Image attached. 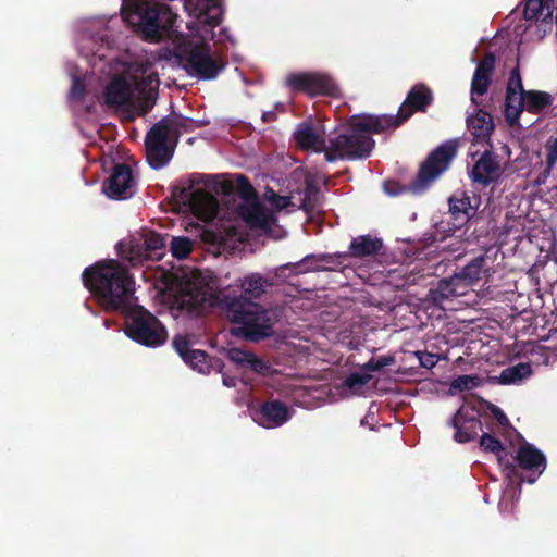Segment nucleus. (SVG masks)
Instances as JSON below:
<instances>
[{
  "instance_id": "f257e3e1",
  "label": "nucleus",
  "mask_w": 557,
  "mask_h": 557,
  "mask_svg": "<svg viewBox=\"0 0 557 557\" xmlns=\"http://www.w3.org/2000/svg\"><path fill=\"white\" fill-rule=\"evenodd\" d=\"M274 284V277L251 273L242 282L243 294L223 296L221 302L227 319L240 325L237 332L246 339L259 342L273 335L277 321L275 311L263 308L252 299H259Z\"/></svg>"
},
{
  "instance_id": "f03ea898",
  "label": "nucleus",
  "mask_w": 557,
  "mask_h": 557,
  "mask_svg": "<svg viewBox=\"0 0 557 557\" xmlns=\"http://www.w3.org/2000/svg\"><path fill=\"white\" fill-rule=\"evenodd\" d=\"M85 287L107 311H124L134 304L135 280L116 260L99 261L82 274Z\"/></svg>"
},
{
  "instance_id": "7ed1b4c3",
  "label": "nucleus",
  "mask_w": 557,
  "mask_h": 557,
  "mask_svg": "<svg viewBox=\"0 0 557 557\" xmlns=\"http://www.w3.org/2000/svg\"><path fill=\"white\" fill-rule=\"evenodd\" d=\"M386 121L384 116L380 115L354 116L345 127L329 138L325 160L335 162L336 160L355 161L369 158L375 147L372 135L387 131Z\"/></svg>"
},
{
  "instance_id": "20e7f679",
  "label": "nucleus",
  "mask_w": 557,
  "mask_h": 557,
  "mask_svg": "<svg viewBox=\"0 0 557 557\" xmlns=\"http://www.w3.org/2000/svg\"><path fill=\"white\" fill-rule=\"evenodd\" d=\"M122 14L149 41L171 37L178 17L170 5L147 1L136 3L129 10H122Z\"/></svg>"
},
{
  "instance_id": "39448f33",
  "label": "nucleus",
  "mask_w": 557,
  "mask_h": 557,
  "mask_svg": "<svg viewBox=\"0 0 557 557\" xmlns=\"http://www.w3.org/2000/svg\"><path fill=\"white\" fill-rule=\"evenodd\" d=\"M458 141L447 140L430 152L421 163L416 178L408 186H400L395 181L384 183V190L391 196H397L404 191L422 194L430 185L447 171L457 156Z\"/></svg>"
},
{
  "instance_id": "423d86ee",
  "label": "nucleus",
  "mask_w": 557,
  "mask_h": 557,
  "mask_svg": "<svg viewBox=\"0 0 557 557\" xmlns=\"http://www.w3.org/2000/svg\"><path fill=\"white\" fill-rule=\"evenodd\" d=\"M176 58L189 76L201 81L215 79L227 65L225 58L213 52L203 40L184 42L177 48Z\"/></svg>"
},
{
  "instance_id": "0eeeda50",
  "label": "nucleus",
  "mask_w": 557,
  "mask_h": 557,
  "mask_svg": "<svg viewBox=\"0 0 557 557\" xmlns=\"http://www.w3.org/2000/svg\"><path fill=\"white\" fill-rule=\"evenodd\" d=\"M122 313L125 315V334L131 339L147 347H158L165 343L166 329L144 307L133 304Z\"/></svg>"
},
{
  "instance_id": "6e6552de",
  "label": "nucleus",
  "mask_w": 557,
  "mask_h": 557,
  "mask_svg": "<svg viewBox=\"0 0 557 557\" xmlns=\"http://www.w3.org/2000/svg\"><path fill=\"white\" fill-rule=\"evenodd\" d=\"M177 134L166 123V119L157 122L145 137V150L148 164L153 170L164 168L173 158Z\"/></svg>"
},
{
  "instance_id": "1a4fd4ad",
  "label": "nucleus",
  "mask_w": 557,
  "mask_h": 557,
  "mask_svg": "<svg viewBox=\"0 0 557 557\" xmlns=\"http://www.w3.org/2000/svg\"><path fill=\"white\" fill-rule=\"evenodd\" d=\"M115 249L119 257L128 260L133 265L147 259L160 260L164 255L165 237L149 231L144 238L119 242Z\"/></svg>"
},
{
  "instance_id": "9d476101",
  "label": "nucleus",
  "mask_w": 557,
  "mask_h": 557,
  "mask_svg": "<svg viewBox=\"0 0 557 557\" xmlns=\"http://www.w3.org/2000/svg\"><path fill=\"white\" fill-rule=\"evenodd\" d=\"M286 86L293 92H302L309 97H336L338 87L333 78L317 72L292 73L286 77Z\"/></svg>"
},
{
  "instance_id": "9b49d317",
  "label": "nucleus",
  "mask_w": 557,
  "mask_h": 557,
  "mask_svg": "<svg viewBox=\"0 0 557 557\" xmlns=\"http://www.w3.org/2000/svg\"><path fill=\"white\" fill-rule=\"evenodd\" d=\"M434 96L429 86L425 84H416L410 88L406 99L398 109L397 114H383L387 121L386 127L396 128L407 122L416 112H426L428 108L433 103Z\"/></svg>"
},
{
  "instance_id": "f8f14e48",
  "label": "nucleus",
  "mask_w": 557,
  "mask_h": 557,
  "mask_svg": "<svg viewBox=\"0 0 557 557\" xmlns=\"http://www.w3.org/2000/svg\"><path fill=\"white\" fill-rule=\"evenodd\" d=\"M103 191L111 199H127L135 193V180L128 164L116 163L103 183Z\"/></svg>"
},
{
  "instance_id": "ddd939ff",
  "label": "nucleus",
  "mask_w": 557,
  "mask_h": 557,
  "mask_svg": "<svg viewBox=\"0 0 557 557\" xmlns=\"http://www.w3.org/2000/svg\"><path fill=\"white\" fill-rule=\"evenodd\" d=\"M502 173L497 154L493 150H485L473 164L469 177L473 185L485 188L498 182Z\"/></svg>"
},
{
  "instance_id": "4468645a",
  "label": "nucleus",
  "mask_w": 557,
  "mask_h": 557,
  "mask_svg": "<svg viewBox=\"0 0 557 557\" xmlns=\"http://www.w3.org/2000/svg\"><path fill=\"white\" fill-rule=\"evenodd\" d=\"M448 425L455 429L454 440L460 444L474 440L478 431L482 429V422L474 409L463 406L449 419Z\"/></svg>"
},
{
  "instance_id": "2eb2a0df",
  "label": "nucleus",
  "mask_w": 557,
  "mask_h": 557,
  "mask_svg": "<svg viewBox=\"0 0 557 557\" xmlns=\"http://www.w3.org/2000/svg\"><path fill=\"white\" fill-rule=\"evenodd\" d=\"M510 461L515 463L517 470L520 468L536 474L535 476L527 479V482L530 484L536 481L537 476L544 472L547 466L545 455L534 445L525 441L519 446L516 456Z\"/></svg>"
},
{
  "instance_id": "dca6fc26",
  "label": "nucleus",
  "mask_w": 557,
  "mask_h": 557,
  "mask_svg": "<svg viewBox=\"0 0 557 557\" xmlns=\"http://www.w3.org/2000/svg\"><path fill=\"white\" fill-rule=\"evenodd\" d=\"M135 89L138 92L136 111L138 115L147 114L156 104L160 79L158 73L143 72L141 77L135 76Z\"/></svg>"
},
{
  "instance_id": "f3484780",
  "label": "nucleus",
  "mask_w": 557,
  "mask_h": 557,
  "mask_svg": "<svg viewBox=\"0 0 557 557\" xmlns=\"http://www.w3.org/2000/svg\"><path fill=\"white\" fill-rule=\"evenodd\" d=\"M103 103L112 109L136 108L134 90L128 81L121 75L114 76L103 91Z\"/></svg>"
},
{
  "instance_id": "a211bd4d",
  "label": "nucleus",
  "mask_w": 557,
  "mask_h": 557,
  "mask_svg": "<svg viewBox=\"0 0 557 557\" xmlns=\"http://www.w3.org/2000/svg\"><path fill=\"white\" fill-rule=\"evenodd\" d=\"M290 410L281 400H268L253 412V420L261 426L274 429L283 425L290 419Z\"/></svg>"
},
{
  "instance_id": "6ab92c4d",
  "label": "nucleus",
  "mask_w": 557,
  "mask_h": 557,
  "mask_svg": "<svg viewBox=\"0 0 557 557\" xmlns=\"http://www.w3.org/2000/svg\"><path fill=\"white\" fill-rule=\"evenodd\" d=\"M194 183L189 186H173L171 196L183 203H189L195 210L216 208L215 198L203 189H193Z\"/></svg>"
},
{
  "instance_id": "aec40b11",
  "label": "nucleus",
  "mask_w": 557,
  "mask_h": 557,
  "mask_svg": "<svg viewBox=\"0 0 557 557\" xmlns=\"http://www.w3.org/2000/svg\"><path fill=\"white\" fill-rule=\"evenodd\" d=\"M183 7L201 23L212 27L222 20V8L218 0H185Z\"/></svg>"
},
{
  "instance_id": "412c9836",
  "label": "nucleus",
  "mask_w": 557,
  "mask_h": 557,
  "mask_svg": "<svg viewBox=\"0 0 557 557\" xmlns=\"http://www.w3.org/2000/svg\"><path fill=\"white\" fill-rule=\"evenodd\" d=\"M208 302V294L202 287L188 286L176 298L177 308L190 317L201 315Z\"/></svg>"
},
{
  "instance_id": "4be33fe9",
  "label": "nucleus",
  "mask_w": 557,
  "mask_h": 557,
  "mask_svg": "<svg viewBox=\"0 0 557 557\" xmlns=\"http://www.w3.org/2000/svg\"><path fill=\"white\" fill-rule=\"evenodd\" d=\"M296 144L304 150L323 152L327 150V144L322 134H320L311 122H302L294 132Z\"/></svg>"
},
{
  "instance_id": "5701e85b",
  "label": "nucleus",
  "mask_w": 557,
  "mask_h": 557,
  "mask_svg": "<svg viewBox=\"0 0 557 557\" xmlns=\"http://www.w3.org/2000/svg\"><path fill=\"white\" fill-rule=\"evenodd\" d=\"M480 447L484 451L496 454L497 460L503 467V471L508 479L513 480L520 478L519 470H517L515 463L507 458L505 447L496 436L484 433L480 437Z\"/></svg>"
},
{
  "instance_id": "b1692460",
  "label": "nucleus",
  "mask_w": 557,
  "mask_h": 557,
  "mask_svg": "<svg viewBox=\"0 0 557 557\" xmlns=\"http://www.w3.org/2000/svg\"><path fill=\"white\" fill-rule=\"evenodd\" d=\"M238 214L251 227L267 228L273 221L272 213L258 200L238 206Z\"/></svg>"
},
{
  "instance_id": "393cba45",
  "label": "nucleus",
  "mask_w": 557,
  "mask_h": 557,
  "mask_svg": "<svg viewBox=\"0 0 557 557\" xmlns=\"http://www.w3.org/2000/svg\"><path fill=\"white\" fill-rule=\"evenodd\" d=\"M349 256L347 252L342 253H334V255H320V256H307L304 258L299 263H287L285 265L280 267V271H283L285 269H297L301 267L302 264H307L308 262L315 261V262H322L323 264H311L308 267V269H311L313 271H338L346 259H348Z\"/></svg>"
},
{
  "instance_id": "a878e982",
  "label": "nucleus",
  "mask_w": 557,
  "mask_h": 557,
  "mask_svg": "<svg viewBox=\"0 0 557 557\" xmlns=\"http://www.w3.org/2000/svg\"><path fill=\"white\" fill-rule=\"evenodd\" d=\"M449 213L457 228L466 225L475 215L476 208L471 205V198L466 194H454L448 199Z\"/></svg>"
},
{
  "instance_id": "bb28decb",
  "label": "nucleus",
  "mask_w": 557,
  "mask_h": 557,
  "mask_svg": "<svg viewBox=\"0 0 557 557\" xmlns=\"http://www.w3.org/2000/svg\"><path fill=\"white\" fill-rule=\"evenodd\" d=\"M467 127L476 141H490L494 131L493 117L487 111L478 109L467 117Z\"/></svg>"
},
{
  "instance_id": "cd10ccee",
  "label": "nucleus",
  "mask_w": 557,
  "mask_h": 557,
  "mask_svg": "<svg viewBox=\"0 0 557 557\" xmlns=\"http://www.w3.org/2000/svg\"><path fill=\"white\" fill-rule=\"evenodd\" d=\"M463 288L465 285L454 274L450 277L440 280L436 287L429 290V299L434 305L441 306L445 300L463 295Z\"/></svg>"
},
{
  "instance_id": "c85d7f7f",
  "label": "nucleus",
  "mask_w": 557,
  "mask_h": 557,
  "mask_svg": "<svg viewBox=\"0 0 557 557\" xmlns=\"http://www.w3.org/2000/svg\"><path fill=\"white\" fill-rule=\"evenodd\" d=\"M221 191L225 196L236 194L244 202L256 200L258 197L250 181L244 174H234L232 177L224 180L221 184Z\"/></svg>"
},
{
  "instance_id": "c756f323",
  "label": "nucleus",
  "mask_w": 557,
  "mask_h": 557,
  "mask_svg": "<svg viewBox=\"0 0 557 557\" xmlns=\"http://www.w3.org/2000/svg\"><path fill=\"white\" fill-rule=\"evenodd\" d=\"M383 248L381 238L371 235H360L350 242L348 247V256L352 258L373 257Z\"/></svg>"
},
{
  "instance_id": "7c9ffc66",
  "label": "nucleus",
  "mask_w": 557,
  "mask_h": 557,
  "mask_svg": "<svg viewBox=\"0 0 557 557\" xmlns=\"http://www.w3.org/2000/svg\"><path fill=\"white\" fill-rule=\"evenodd\" d=\"M226 356L232 362L243 368H249L258 374H267L269 372V364L250 351L231 348Z\"/></svg>"
},
{
  "instance_id": "2f4dec72",
  "label": "nucleus",
  "mask_w": 557,
  "mask_h": 557,
  "mask_svg": "<svg viewBox=\"0 0 557 557\" xmlns=\"http://www.w3.org/2000/svg\"><path fill=\"white\" fill-rule=\"evenodd\" d=\"M487 268V257L480 255L472 258L465 267L455 273L463 285H472L482 278Z\"/></svg>"
},
{
  "instance_id": "473e14b6",
  "label": "nucleus",
  "mask_w": 557,
  "mask_h": 557,
  "mask_svg": "<svg viewBox=\"0 0 557 557\" xmlns=\"http://www.w3.org/2000/svg\"><path fill=\"white\" fill-rule=\"evenodd\" d=\"M524 96L517 94L512 89L506 90L505 97V119L510 126L518 124L520 115L524 110Z\"/></svg>"
},
{
  "instance_id": "72a5a7b5",
  "label": "nucleus",
  "mask_w": 557,
  "mask_h": 557,
  "mask_svg": "<svg viewBox=\"0 0 557 557\" xmlns=\"http://www.w3.org/2000/svg\"><path fill=\"white\" fill-rule=\"evenodd\" d=\"M524 96V110L532 114H540L553 103L550 94L541 90H528Z\"/></svg>"
},
{
  "instance_id": "f704fd0d",
  "label": "nucleus",
  "mask_w": 557,
  "mask_h": 557,
  "mask_svg": "<svg viewBox=\"0 0 557 557\" xmlns=\"http://www.w3.org/2000/svg\"><path fill=\"white\" fill-rule=\"evenodd\" d=\"M531 374V366L529 363L520 362L504 369L499 375V383L503 385L515 384L529 377Z\"/></svg>"
},
{
  "instance_id": "c9c22d12",
  "label": "nucleus",
  "mask_w": 557,
  "mask_h": 557,
  "mask_svg": "<svg viewBox=\"0 0 557 557\" xmlns=\"http://www.w3.org/2000/svg\"><path fill=\"white\" fill-rule=\"evenodd\" d=\"M193 250V240L185 236L173 237L171 240V253L174 258L183 260Z\"/></svg>"
},
{
  "instance_id": "e433bc0d",
  "label": "nucleus",
  "mask_w": 557,
  "mask_h": 557,
  "mask_svg": "<svg viewBox=\"0 0 557 557\" xmlns=\"http://www.w3.org/2000/svg\"><path fill=\"white\" fill-rule=\"evenodd\" d=\"M208 358L209 356L206 354V351L200 349H193L183 360L194 370H197L200 373H205L209 370Z\"/></svg>"
},
{
  "instance_id": "4c0bfd02",
  "label": "nucleus",
  "mask_w": 557,
  "mask_h": 557,
  "mask_svg": "<svg viewBox=\"0 0 557 557\" xmlns=\"http://www.w3.org/2000/svg\"><path fill=\"white\" fill-rule=\"evenodd\" d=\"M319 188L313 183L307 181L304 188L302 198L300 199L299 208L307 212L313 210L317 206Z\"/></svg>"
},
{
  "instance_id": "58836bf2",
  "label": "nucleus",
  "mask_w": 557,
  "mask_h": 557,
  "mask_svg": "<svg viewBox=\"0 0 557 557\" xmlns=\"http://www.w3.org/2000/svg\"><path fill=\"white\" fill-rule=\"evenodd\" d=\"M496 66V57L493 52H487L484 57L478 62L476 67L474 70V75H480L482 77H487L492 81Z\"/></svg>"
},
{
  "instance_id": "ea45409f",
  "label": "nucleus",
  "mask_w": 557,
  "mask_h": 557,
  "mask_svg": "<svg viewBox=\"0 0 557 557\" xmlns=\"http://www.w3.org/2000/svg\"><path fill=\"white\" fill-rule=\"evenodd\" d=\"M491 84L492 81L490 78L473 74L470 88L472 103L479 106L475 96H484L487 92Z\"/></svg>"
},
{
  "instance_id": "a19ab883",
  "label": "nucleus",
  "mask_w": 557,
  "mask_h": 557,
  "mask_svg": "<svg viewBox=\"0 0 557 557\" xmlns=\"http://www.w3.org/2000/svg\"><path fill=\"white\" fill-rule=\"evenodd\" d=\"M482 379L479 375H459L451 381V388L457 391H470L480 386Z\"/></svg>"
},
{
  "instance_id": "79ce46f5",
  "label": "nucleus",
  "mask_w": 557,
  "mask_h": 557,
  "mask_svg": "<svg viewBox=\"0 0 557 557\" xmlns=\"http://www.w3.org/2000/svg\"><path fill=\"white\" fill-rule=\"evenodd\" d=\"M544 0H528L523 9V17L527 21L539 18L543 14Z\"/></svg>"
},
{
  "instance_id": "37998d69",
  "label": "nucleus",
  "mask_w": 557,
  "mask_h": 557,
  "mask_svg": "<svg viewBox=\"0 0 557 557\" xmlns=\"http://www.w3.org/2000/svg\"><path fill=\"white\" fill-rule=\"evenodd\" d=\"M512 89L517 94H523L527 92L522 85V78L520 75L519 65L515 66L509 74V78L507 82L506 90Z\"/></svg>"
},
{
  "instance_id": "c03bdc74",
  "label": "nucleus",
  "mask_w": 557,
  "mask_h": 557,
  "mask_svg": "<svg viewBox=\"0 0 557 557\" xmlns=\"http://www.w3.org/2000/svg\"><path fill=\"white\" fill-rule=\"evenodd\" d=\"M86 95V86L81 77H73L70 89V98L73 100H83Z\"/></svg>"
},
{
  "instance_id": "a18cd8bd",
  "label": "nucleus",
  "mask_w": 557,
  "mask_h": 557,
  "mask_svg": "<svg viewBox=\"0 0 557 557\" xmlns=\"http://www.w3.org/2000/svg\"><path fill=\"white\" fill-rule=\"evenodd\" d=\"M173 347L176 352L180 355L182 359L186 358V356L193 350L190 348V343L188 338L184 335H176L173 338Z\"/></svg>"
},
{
  "instance_id": "49530a36",
  "label": "nucleus",
  "mask_w": 557,
  "mask_h": 557,
  "mask_svg": "<svg viewBox=\"0 0 557 557\" xmlns=\"http://www.w3.org/2000/svg\"><path fill=\"white\" fill-rule=\"evenodd\" d=\"M488 407H490L492 416L494 417V419L497 421V423L500 426L516 431L512 428L508 417L505 414V412L499 407H497L496 405H493V404H490Z\"/></svg>"
},
{
  "instance_id": "de8ad7c7",
  "label": "nucleus",
  "mask_w": 557,
  "mask_h": 557,
  "mask_svg": "<svg viewBox=\"0 0 557 557\" xmlns=\"http://www.w3.org/2000/svg\"><path fill=\"white\" fill-rule=\"evenodd\" d=\"M546 168L550 170L557 163V137L550 138L546 144Z\"/></svg>"
},
{
  "instance_id": "09e8293b",
  "label": "nucleus",
  "mask_w": 557,
  "mask_h": 557,
  "mask_svg": "<svg viewBox=\"0 0 557 557\" xmlns=\"http://www.w3.org/2000/svg\"><path fill=\"white\" fill-rule=\"evenodd\" d=\"M369 381L370 375L355 372L347 376V379L345 380V384L349 388H356L368 384Z\"/></svg>"
},
{
  "instance_id": "8fccbe9b",
  "label": "nucleus",
  "mask_w": 557,
  "mask_h": 557,
  "mask_svg": "<svg viewBox=\"0 0 557 557\" xmlns=\"http://www.w3.org/2000/svg\"><path fill=\"white\" fill-rule=\"evenodd\" d=\"M394 362L393 357H380L377 359H371L367 363V369L370 371H380L381 369L392 364Z\"/></svg>"
},
{
  "instance_id": "3c124183",
  "label": "nucleus",
  "mask_w": 557,
  "mask_h": 557,
  "mask_svg": "<svg viewBox=\"0 0 557 557\" xmlns=\"http://www.w3.org/2000/svg\"><path fill=\"white\" fill-rule=\"evenodd\" d=\"M271 202L277 208V209H285L288 206L292 205V197L290 196H281L275 193H273V196L271 198Z\"/></svg>"
},
{
  "instance_id": "603ef678",
  "label": "nucleus",
  "mask_w": 557,
  "mask_h": 557,
  "mask_svg": "<svg viewBox=\"0 0 557 557\" xmlns=\"http://www.w3.org/2000/svg\"><path fill=\"white\" fill-rule=\"evenodd\" d=\"M437 362L434 354L424 352L420 356V364L425 369H432Z\"/></svg>"
},
{
  "instance_id": "864d4df0",
  "label": "nucleus",
  "mask_w": 557,
  "mask_h": 557,
  "mask_svg": "<svg viewBox=\"0 0 557 557\" xmlns=\"http://www.w3.org/2000/svg\"><path fill=\"white\" fill-rule=\"evenodd\" d=\"M190 122L191 121H189V120H187V119H185L183 116H180V117H176V119L172 120L171 124H169V125H170V127L173 126V127H176V128H178V127L186 128L187 124L190 123Z\"/></svg>"
},
{
  "instance_id": "5fc2aeb1",
  "label": "nucleus",
  "mask_w": 557,
  "mask_h": 557,
  "mask_svg": "<svg viewBox=\"0 0 557 557\" xmlns=\"http://www.w3.org/2000/svg\"><path fill=\"white\" fill-rule=\"evenodd\" d=\"M275 116V114L273 112H268V113H263L262 114V120L264 122H270L272 121V119Z\"/></svg>"
},
{
  "instance_id": "6e6d98bb",
  "label": "nucleus",
  "mask_w": 557,
  "mask_h": 557,
  "mask_svg": "<svg viewBox=\"0 0 557 557\" xmlns=\"http://www.w3.org/2000/svg\"><path fill=\"white\" fill-rule=\"evenodd\" d=\"M223 382H224V384H225L226 386H234V385H235V384H234V379H230V380L224 379V380H223Z\"/></svg>"
},
{
  "instance_id": "4d7b16f0",
  "label": "nucleus",
  "mask_w": 557,
  "mask_h": 557,
  "mask_svg": "<svg viewBox=\"0 0 557 557\" xmlns=\"http://www.w3.org/2000/svg\"><path fill=\"white\" fill-rule=\"evenodd\" d=\"M360 424L361 425H367L368 424V416H366L363 419H361Z\"/></svg>"
}]
</instances>
